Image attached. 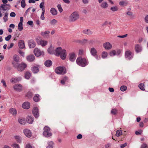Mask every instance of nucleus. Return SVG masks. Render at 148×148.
<instances>
[{
	"label": "nucleus",
	"mask_w": 148,
	"mask_h": 148,
	"mask_svg": "<svg viewBox=\"0 0 148 148\" xmlns=\"http://www.w3.org/2000/svg\"><path fill=\"white\" fill-rule=\"evenodd\" d=\"M48 52L50 54H54L56 56H60V58L62 60H64L66 56V51L62 49L61 47H59L56 49L54 51V49L51 46L48 49Z\"/></svg>",
	"instance_id": "f257e3e1"
},
{
	"label": "nucleus",
	"mask_w": 148,
	"mask_h": 148,
	"mask_svg": "<svg viewBox=\"0 0 148 148\" xmlns=\"http://www.w3.org/2000/svg\"><path fill=\"white\" fill-rule=\"evenodd\" d=\"M77 64L81 66L84 67L88 64V62L85 58L82 57L78 58L76 60Z\"/></svg>",
	"instance_id": "f03ea898"
},
{
	"label": "nucleus",
	"mask_w": 148,
	"mask_h": 148,
	"mask_svg": "<svg viewBox=\"0 0 148 148\" xmlns=\"http://www.w3.org/2000/svg\"><path fill=\"white\" fill-rule=\"evenodd\" d=\"M12 64L14 67L19 71H23L27 66V64L24 63L19 64L18 63L13 62Z\"/></svg>",
	"instance_id": "7ed1b4c3"
},
{
	"label": "nucleus",
	"mask_w": 148,
	"mask_h": 148,
	"mask_svg": "<svg viewBox=\"0 0 148 148\" xmlns=\"http://www.w3.org/2000/svg\"><path fill=\"white\" fill-rule=\"evenodd\" d=\"M79 15L77 12H74L69 17V21L71 22H74L79 18Z\"/></svg>",
	"instance_id": "20e7f679"
},
{
	"label": "nucleus",
	"mask_w": 148,
	"mask_h": 148,
	"mask_svg": "<svg viewBox=\"0 0 148 148\" xmlns=\"http://www.w3.org/2000/svg\"><path fill=\"white\" fill-rule=\"evenodd\" d=\"M55 72L58 74L63 75L66 73V71L65 68L60 66L56 69Z\"/></svg>",
	"instance_id": "39448f33"
},
{
	"label": "nucleus",
	"mask_w": 148,
	"mask_h": 148,
	"mask_svg": "<svg viewBox=\"0 0 148 148\" xmlns=\"http://www.w3.org/2000/svg\"><path fill=\"white\" fill-rule=\"evenodd\" d=\"M34 53L35 55L37 57H39L42 55L43 54V52L40 51L38 48H36L34 49Z\"/></svg>",
	"instance_id": "423d86ee"
},
{
	"label": "nucleus",
	"mask_w": 148,
	"mask_h": 148,
	"mask_svg": "<svg viewBox=\"0 0 148 148\" xmlns=\"http://www.w3.org/2000/svg\"><path fill=\"white\" fill-rule=\"evenodd\" d=\"M131 52L129 50H127L125 52V58L127 60H130L133 57Z\"/></svg>",
	"instance_id": "0eeeda50"
},
{
	"label": "nucleus",
	"mask_w": 148,
	"mask_h": 148,
	"mask_svg": "<svg viewBox=\"0 0 148 148\" xmlns=\"http://www.w3.org/2000/svg\"><path fill=\"white\" fill-rule=\"evenodd\" d=\"M10 5L9 4H1L0 6V10H2L3 11H5L7 9H10Z\"/></svg>",
	"instance_id": "6e6552de"
},
{
	"label": "nucleus",
	"mask_w": 148,
	"mask_h": 148,
	"mask_svg": "<svg viewBox=\"0 0 148 148\" xmlns=\"http://www.w3.org/2000/svg\"><path fill=\"white\" fill-rule=\"evenodd\" d=\"M37 42L38 45H40L43 47L45 46L48 43L47 41L42 39L37 40Z\"/></svg>",
	"instance_id": "1a4fd4ad"
},
{
	"label": "nucleus",
	"mask_w": 148,
	"mask_h": 148,
	"mask_svg": "<svg viewBox=\"0 0 148 148\" xmlns=\"http://www.w3.org/2000/svg\"><path fill=\"white\" fill-rule=\"evenodd\" d=\"M27 60L29 62H33L35 59V57L33 54H30L26 57Z\"/></svg>",
	"instance_id": "9d476101"
},
{
	"label": "nucleus",
	"mask_w": 148,
	"mask_h": 148,
	"mask_svg": "<svg viewBox=\"0 0 148 148\" xmlns=\"http://www.w3.org/2000/svg\"><path fill=\"white\" fill-rule=\"evenodd\" d=\"M134 48L135 51L137 53L140 52L142 50V48L141 45L137 44L135 45Z\"/></svg>",
	"instance_id": "9b49d317"
},
{
	"label": "nucleus",
	"mask_w": 148,
	"mask_h": 148,
	"mask_svg": "<svg viewBox=\"0 0 148 148\" xmlns=\"http://www.w3.org/2000/svg\"><path fill=\"white\" fill-rule=\"evenodd\" d=\"M28 43V46L30 48H34L36 46L35 42L32 40H29Z\"/></svg>",
	"instance_id": "f8f14e48"
},
{
	"label": "nucleus",
	"mask_w": 148,
	"mask_h": 148,
	"mask_svg": "<svg viewBox=\"0 0 148 148\" xmlns=\"http://www.w3.org/2000/svg\"><path fill=\"white\" fill-rule=\"evenodd\" d=\"M24 133L25 136L27 137L30 138L31 136V131L28 129H25L24 130Z\"/></svg>",
	"instance_id": "ddd939ff"
},
{
	"label": "nucleus",
	"mask_w": 148,
	"mask_h": 148,
	"mask_svg": "<svg viewBox=\"0 0 148 148\" xmlns=\"http://www.w3.org/2000/svg\"><path fill=\"white\" fill-rule=\"evenodd\" d=\"M76 58L75 53L74 52L70 53L69 54V59L71 62L74 61Z\"/></svg>",
	"instance_id": "4468645a"
},
{
	"label": "nucleus",
	"mask_w": 148,
	"mask_h": 148,
	"mask_svg": "<svg viewBox=\"0 0 148 148\" xmlns=\"http://www.w3.org/2000/svg\"><path fill=\"white\" fill-rule=\"evenodd\" d=\"M33 113L36 118H37L39 115L38 109L37 107L34 108L33 110Z\"/></svg>",
	"instance_id": "2eb2a0df"
},
{
	"label": "nucleus",
	"mask_w": 148,
	"mask_h": 148,
	"mask_svg": "<svg viewBox=\"0 0 148 148\" xmlns=\"http://www.w3.org/2000/svg\"><path fill=\"white\" fill-rule=\"evenodd\" d=\"M14 88L15 90L18 91H21L22 90V86L20 84H17L14 86Z\"/></svg>",
	"instance_id": "dca6fc26"
},
{
	"label": "nucleus",
	"mask_w": 148,
	"mask_h": 148,
	"mask_svg": "<svg viewBox=\"0 0 148 148\" xmlns=\"http://www.w3.org/2000/svg\"><path fill=\"white\" fill-rule=\"evenodd\" d=\"M103 47L106 49H110L112 48V45L109 42L104 43L103 44Z\"/></svg>",
	"instance_id": "f3484780"
},
{
	"label": "nucleus",
	"mask_w": 148,
	"mask_h": 148,
	"mask_svg": "<svg viewBox=\"0 0 148 148\" xmlns=\"http://www.w3.org/2000/svg\"><path fill=\"white\" fill-rule=\"evenodd\" d=\"M18 46L21 49L24 48L25 47L24 41L22 40H20L18 42Z\"/></svg>",
	"instance_id": "a211bd4d"
},
{
	"label": "nucleus",
	"mask_w": 148,
	"mask_h": 148,
	"mask_svg": "<svg viewBox=\"0 0 148 148\" xmlns=\"http://www.w3.org/2000/svg\"><path fill=\"white\" fill-rule=\"evenodd\" d=\"M50 32L49 31H45L44 32H42L41 33V34L42 36L45 38H47L49 36V34Z\"/></svg>",
	"instance_id": "6ab92c4d"
},
{
	"label": "nucleus",
	"mask_w": 148,
	"mask_h": 148,
	"mask_svg": "<svg viewBox=\"0 0 148 148\" xmlns=\"http://www.w3.org/2000/svg\"><path fill=\"white\" fill-rule=\"evenodd\" d=\"M82 33L87 35H91L92 34V32L90 30L88 29H85L83 30L82 31Z\"/></svg>",
	"instance_id": "aec40b11"
},
{
	"label": "nucleus",
	"mask_w": 148,
	"mask_h": 148,
	"mask_svg": "<svg viewBox=\"0 0 148 148\" xmlns=\"http://www.w3.org/2000/svg\"><path fill=\"white\" fill-rule=\"evenodd\" d=\"M30 104L28 102H26L22 104V107L25 109H28L30 108Z\"/></svg>",
	"instance_id": "412c9836"
},
{
	"label": "nucleus",
	"mask_w": 148,
	"mask_h": 148,
	"mask_svg": "<svg viewBox=\"0 0 148 148\" xmlns=\"http://www.w3.org/2000/svg\"><path fill=\"white\" fill-rule=\"evenodd\" d=\"M21 77L12 78L11 79L10 81L11 82L16 83L21 80Z\"/></svg>",
	"instance_id": "4be33fe9"
},
{
	"label": "nucleus",
	"mask_w": 148,
	"mask_h": 148,
	"mask_svg": "<svg viewBox=\"0 0 148 148\" xmlns=\"http://www.w3.org/2000/svg\"><path fill=\"white\" fill-rule=\"evenodd\" d=\"M34 118L32 116H28L27 117L26 121L29 124H32L34 121Z\"/></svg>",
	"instance_id": "5701e85b"
},
{
	"label": "nucleus",
	"mask_w": 148,
	"mask_h": 148,
	"mask_svg": "<svg viewBox=\"0 0 148 148\" xmlns=\"http://www.w3.org/2000/svg\"><path fill=\"white\" fill-rule=\"evenodd\" d=\"M108 4L106 2L104 1L101 3L100 6L102 8L106 9L108 7Z\"/></svg>",
	"instance_id": "b1692460"
},
{
	"label": "nucleus",
	"mask_w": 148,
	"mask_h": 148,
	"mask_svg": "<svg viewBox=\"0 0 148 148\" xmlns=\"http://www.w3.org/2000/svg\"><path fill=\"white\" fill-rule=\"evenodd\" d=\"M44 64L46 66L50 67L52 65V62L51 60H47L45 62Z\"/></svg>",
	"instance_id": "393cba45"
},
{
	"label": "nucleus",
	"mask_w": 148,
	"mask_h": 148,
	"mask_svg": "<svg viewBox=\"0 0 148 148\" xmlns=\"http://www.w3.org/2000/svg\"><path fill=\"white\" fill-rule=\"evenodd\" d=\"M32 70L34 73H36L39 71L38 66H34L32 68Z\"/></svg>",
	"instance_id": "a878e982"
},
{
	"label": "nucleus",
	"mask_w": 148,
	"mask_h": 148,
	"mask_svg": "<svg viewBox=\"0 0 148 148\" xmlns=\"http://www.w3.org/2000/svg\"><path fill=\"white\" fill-rule=\"evenodd\" d=\"M33 100L36 102L40 100V95L38 94H35L33 98Z\"/></svg>",
	"instance_id": "bb28decb"
},
{
	"label": "nucleus",
	"mask_w": 148,
	"mask_h": 148,
	"mask_svg": "<svg viewBox=\"0 0 148 148\" xmlns=\"http://www.w3.org/2000/svg\"><path fill=\"white\" fill-rule=\"evenodd\" d=\"M13 59L14 60L15 62H13L18 63V62H19V58L18 55H14L13 56Z\"/></svg>",
	"instance_id": "cd10ccee"
},
{
	"label": "nucleus",
	"mask_w": 148,
	"mask_h": 148,
	"mask_svg": "<svg viewBox=\"0 0 148 148\" xmlns=\"http://www.w3.org/2000/svg\"><path fill=\"white\" fill-rule=\"evenodd\" d=\"M50 12L54 16L56 15L57 14V11L54 8H51L50 10Z\"/></svg>",
	"instance_id": "c85d7f7f"
},
{
	"label": "nucleus",
	"mask_w": 148,
	"mask_h": 148,
	"mask_svg": "<svg viewBox=\"0 0 148 148\" xmlns=\"http://www.w3.org/2000/svg\"><path fill=\"white\" fill-rule=\"evenodd\" d=\"M19 123L22 125H24L26 123V121L23 118H19L18 119Z\"/></svg>",
	"instance_id": "c756f323"
},
{
	"label": "nucleus",
	"mask_w": 148,
	"mask_h": 148,
	"mask_svg": "<svg viewBox=\"0 0 148 148\" xmlns=\"http://www.w3.org/2000/svg\"><path fill=\"white\" fill-rule=\"evenodd\" d=\"M43 134L46 137H49L52 135V133L50 132H47L46 131H44Z\"/></svg>",
	"instance_id": "7c9ffc66"
},
{
	"label": "nucleus",
	"mask_w": 148,
	"mask_h": 148,
	"mask_svg": "<svg viewBox=\"0 0 148 148\" xmlns=\"http://www.w3.org/2000/svg\"><path fill=\"white\" fill-rule=\"evenodd\" d=\"M90 52L93 56H95L97 53V51L94 48H92L91 49Z\"/></svg>",
	"instance_id": "2f4dec72"
},
{
	"label": "nucleus",
	"mask_w": 148,
	"mask_h": 148,
	"mask_svg": "<svg viewBox=\"0 0 148 148\" xmlns=\"http://www.w3.org/2000/svg\"><path fill=\"white\" fill-rule=\"evenodd\" d=\"M119 4L121 6H126L128 4V2L121 1L119 2Z\"/></svg>",
	"instance_id": "473e14b6"
},
{
	"label": "nucleus",
	"mask_w": 148,
	"mask_h": 148,
	"mask_svg": "<svg viewBox=\"0 0 148 148\" xmlns=\"http://www.w3.org/2000/svg\"><path fill=\"white\" fill-rule=\"evenodd\" d=\"M10 112L13 115H16L17 113V111L15 108H11L10 109Z\"/></svg>",
	"instance_id": "72a5a7b5"
},
{
	"label": "nucleus",
	"mask_w": 148,
	"mask_h": 148,
	"mask_svg": "<svg viewBox=\"0 0 148 148\" xmlns=\"http://www.w3.org/2000/svg\"><path fill=\"white\" fill-rule=\"evenodd\" d=\"M144 86V84L143 83H141L138 85V87L139 88L143 91H144L145 90Z\"/></svg>",
	"instance_id": "f704fd0d"
},
{
	"label": "nucleus",
	"mask_w": 148,
	"mask_h": 148,
	"mask_svg": "<svg viewBox=\"0 0 148 148\" xmlns=\"http://www.w3.org/2000/svg\"><path fill=\"white\" fill-rule=\"evenodd\" d=\"M31 76L30 73L29 72H27L25 73V78L27 79L29 78Z\"/></svg>",
	"instance_id": "c9c22d12"
},
{
	"label": "nucleus",
	"mask_w": 148,
	"mask_h": 148,
	"mask_svg": "<svg viewBox=\"0 0 148 148\" xmlns=\"http://www.w3.org/2000/svg\"><path fill=\"white\" fill-rule=\"evenodd\" d=\"M108 55V53L106 51H103L101 54V57L103 58H105L107 57Z\"/></svg>",
	"instance_id": "e433bc0d"
},
{
	"label": "nucleus",
	"mask_w": 148,
	"mask_h": 148,
	"mask_svg": "<svg viewBox=\"0 0 148 148\" xmlns=\"http://www.w3.org/2000/svg\"><path fill=\"white\" fill-rule=\"evenodd\" d=\"M53 143L52 141H50L48 143V145L47 147V148H53Z\"/></svg>",
	"instance_id": "4c0bfd02"
},
{
	"label": "nucleus",
	"mask_w": 148,
	"mask_h": 148,
	"mask_svg": "<svg viewBox=\"0 0 148 148\" xmlns=\"http://www.w3.org/2000/svg\"><path fill=\"white\" fill-rule=\"evenodd\" d=\"M8 12H5V15L3 18V19L4 21V22H6L8 20Z\"/></svg>",
	"instance_id": "58836bf2"
},
{
	"label": "nucleus",
	"mask_w": 148,
	"mask_h": 148,
	"mask_svg": "<svg viewBox=\"0 0 148 148\" xmlns=\"http://www.w3.org/2000/svg\"><path fill=\"white\" fill-rule=\"evenodd\" d=\"M122 134V131L121 130H118L116 131V136H120Z\"/></svg>",
	"instance_id": "ea45409f"
},
{
	"label": "nucleus",
	"mask_w": 148,
	"mask_h": 148,
	"mask_svg": "<svg viewBox=\"0 0 148 148\" xmlns=\"http://www.w3.org/2000/svg\"><path fill=\"white\" fill-rule=\"evenodd\" d=\"M18 29L19 31H21L23 29V23H19L18 24Z\"/></svg>",
	"instance_id": "a19ab883"
},
{
	"label": "nucleus",
	"mask_w": 148,
	"mask_h": 148,
	"mask_svg": "<svg viewBox=\"0 0 148 148\" xmlns=\"http://www.w3.org/2000/svg\"><path fill=\"white\" fill-rule=\"evenodd\" d=\"M110 10L113 12H115L118 10V8L117 6H114L111 7Z\"/></svg>",
	"instance_id": "79ce46f5"
},
{
	"label": "nucleus",
	"mask_w": 148,
	"mask_h": 148,
	"mask_svg": "<svg viewBox=\"0 0 148 148\" xmlns=\"http://www.w3.org/2000/svg\"><path fill=\"white\" fill-rule=\"evenodd\" d=\"M127 87L125 86H122L120 88V90L122 91H124L126 90Z\"/></svg>",
	"instance_id": "37998d69"
},
{
	"label": "nucleus",
	"mask_w": 148,
	"mask_h": 148,
	"mask_svg": "<svg viewBox=\"0 0 148 148\" xmlns=\"http://www.w3.org/2000/svg\"><path fill=\"white\" fill-rule=\"evenodd\" d=\"M111 113L114 115H116L117 112V110L114 109H112L111 112Z\"/></svg>",
	"instance_id": "c03bdc74"
},
{
	"label": "nucleus",
	"mask_w": 148,
	"mask_h": 148,
	"mask_svg": "<svg viewBox=\"0 0 148 148\" xmlns=\"http://www.w3.org/2000/svg\"><path fill=\"white\" fill-rule=\"evenodd\" d=\"M21 7L24 8L25 7L26 4L25 1L24 0H22L21 2Z\"/></svg>",
	"instance_id": "a18cd8bd"
},
{
	"label": "nucleus",
	"mask_w": 148,
	"mask_h": 148,
	"mask_svg": "<svg viewBox=\"0 0 148 148\" xmlns=\"http://www.w3.org/2000/svg\"><path fill=\"white\" fill-rule=\"evenodd\" d=\"M11 146L14 148H20L19 145L16 143H14Z\"/></svg>",
	"instance_id": "49530a36"
},
{
	"label": "nucleus",
	"mask_w": 148,
	"mask_h": 148,
	"mask_svg": "<svg viewBox=\"0 0 148 148\" xmlns=\"http://www.w3.org/2000/svg\"><path fill=\"white\" fill-rule=\"evenodd\" d=\"M32 95H33L32 92H28L26 95V96L28 98H30L32 97Z\"/></svg>",
	"instance_id": "de8ad7c7"
},
{
	"label": "nucleus",
	"mask_w": 148,
	"mask_h": 148,
	"mask_svg": "<svg viewBox=\"0 0 148 148\" xmlns=\"http://www.w3.org/2000/svg\"><path fill=\"white\" fill-rule=\"evenodd\" d=\"M44 131H46L47 132H50V129L49 127L47 126H45L44 128Z\"/></svg>",
	"instance_id": "09e8293b"
},
{
	"label": "nucleus",
	"mask_w": 148,
	"mask_h": 148,
	"mask_svg": "<svg viewBox=\"0 0 148 148\" xmlns=\"http://www.w3.org/2000/svg\"><path fill=\"white\" fill-rule=\"evenodd\" d=\"M109 54L111 56H115L116 54L115 51L114 50L110 52Z\"/></svg>",
	"instance_id": "8fccbe9b"
},
{
	"label": "nucleus",
	"mask_w": 148,
	"mask_h": 148,
	"mask_svg": "<svg viewBox=\"0 0 148 148\" xmlns=\"http://www.w3.org/2000/svg\"><path fill=\"white\" fill-rule=\"evenodd\" d=\"M57 7L60 12H62L63 11V9L61 7V5L60 4H58Z\"/></svg>",
	"instance_id": "3c124183"
},
{
	"label": "nucleus",
	"mask_w": 148,
	"mask_h": 148,
	"mask_svg": "<svg viewBox=\"0 0 148 148\" xmlns=\"http://www.w3.org/2000/svg\"><path fill=\"white\" fill-rule=\"evenodd\" d=\"M78 54L80 56H82L84 54V50L82 49H79V51Z\"/></svg>",
	"instance_id": "603ef678"
},
{
	"label": "nucleus",
	"mask_w": 148,
	"mask_h": 148,
	"mask_svg": "<svg viewBox=\"0 0 148 148\" xmlns=\"http://www.w3.org/2000/svg\"><path fill=\"white\" fill-rule=\"evenodd\" d=\"M57 22V21L55 19H53L51 22V24L52 25H55Z\"/></svg>",
	"instance_id": "864d4df0"
},
{
	"label": "nucleus",
	"mask_w": 148,
	"mask_h": 148,
	"mask_svg": "<svg viewBox=\"0 0 148 148\" xmlns=\"http://www.w3.org/2000/svg\"><path fill=\"white\" fill-rule=\"evenodd\" d=\"M88 40L86 39H83L82 40V45H84L87 42Z\"/></svg>",
	"instance_id": "5fc2aeb1"
},
{
	"label": "nucleus",
	"mask_w": 148,
	"mask_h": 148,
	"mask_svg": "<svg viewBox=\"0 0 148 148\" xmlns=\"http://www.w3.org/2000/svg\"><path fill=\"white\" fill-rule=\"evenodd\" d=\"M12 36L11 35H9L7 37L5 38V40L6 41H9L11 38Z\"/></svg>",
	"instance_id": "6e6d98bb"
},
{
	"label": "nucleus",
	"mask_w": 148,
	"mask_h": 148,
	"mask_svg": "<svg viewBox=\"0 0 148 148\" xmlns=\"http://www.w3.org/2000/svg\"><path fill=\"white\" fill-rule=\"evenodd\" d=\"M126 14L128 16H132L133 15V13L132 12L130 11L127 12H126Z\"/></svg>",
	"instance_id": "4d7b16f0"
},
{
	"label": "nucleus",
	"mask_w": 148,
	"mask_h": 148,
	"mask_svg": "<svg viewBox=\"0 0 148 148\" xmlns=\"http://www.w3.org/2000/svg\"><path fill=\"white\" fill-rule=\"evenodd\" d=\"M14 45V44L13 43H10V46H8L7 47V48L8 49H10L11 48H12Z\"/></svg>",
	"instance_id": "13d9d810"
},
{
	"label": "nucleus",
	"mask_w": 148,
	"mask_h": 148,
	"mask_svg": "<svg viewBox=\"0 0 148 148\" xmlns=\"http://www.w3.org/2000/svg\"><path fill=\"white\" fill-rule=\"evenodd\" d=\"M15 138L17 139V140L18 142L19 143L21 142V140L20 139V138L19 136H16Z\"/></svg>",
	"instance_id": "bf43d9fd"
},
{
	"label": "nucleus",
	"mask_w": 148,
	"mask_h": 148,
	"mask_svg": "<svg viewBox=\"0 0 148 148\" xmlns=\"http://www.w3.org/2000/svg\"><path fill=\"white\" fill-rule=\"evenodd\" d=\"M10 16L12 17H14L16 16V14L14 12H12L10 14Z\"/></svg>",
	"instance_id": "052dcab7"
},
{
	"label": "nucleus",
	"mask_w": 148,
	"mask_h": 148,
	"mask_svg": "<svg viewBox=\"0 0 148 148\" xmlns=\"http://www.w3.org/2000/svg\"><path fill=\"white\" fill-rule=\"evenodd\" d=\"M82 137V136L81 134H78L77 136V138L78 139H81Z\"/></svg>",
	"instance_id": "680f3d73"
},
{
	"label": "nucleus",
	"mask_w": 148,
	"mask_h": 148,
	"mask_svg": "<svg viewBox=\"0 0 148 148\" xmlns=\"http://www.w3.org/2000/svg\"><path fill=\"white\" fill-rule=\"evenodd\" d=\"M127 34H126L125 35H122V36L119 35V36H118V37H119V38H124L126 37L127 36Z\"/></svg>",
	"instance_id": "e2e57ef3"
},
{
	"label": "nucleus",
	"mask_w": 148,
	"mask_h": 148,
	"mask_svg": "<svg viewBox=\"0 0 148 148\" xmlns=\"http://www.w3.org/2000/svg\"><path fill=\"white\" fill-rule=\"evenodd\" d=\"M33 21H29L27 22V24L30 25H32L33 24Z\"/></svg>",
	"instance_id": "0e129e2a"
},
{
	"label": "nucleus",
	"mask_w": 148,
	"mask_h": 148,
	"mask_svg": "<svg viewBox=\"0 0 148 148\" xmlns=\"http://www.w3.org/2000/svg\"><path fill=\"white\" fill-rule=\"evenodd\" d=\"M147 145L146 144H143L141 146V148H145L147 147Z\"/></svg>",
	"instance_id": "69168bd1"
},
{
	"label": "nucleus",
	"mask_w": 148,
	"mask_h": 148,
	"mask_svg": "<svg viewBox=\"0 0 148 148\" xmlns=\"http://www.w3.org/2000/svg\"><path fill=\"white\" fill-rule=\"evenodd\" d=\"M145 21L146 23H148V15L146 16L145 18Z\"/></svg>",
	"instance_id": "338daca9"
},
{
	"label": "nucleus",
	"mask_w": 148,
	"mask_h": 148,
	"mask_svg": "<svg viewBox=\"0 0 148 148\" xmlns=\"http://www.w3.org/2000/svg\"><path fill=\"white\" fill-rule=\"evenodd\" d=\"M111 146V145L110 144H108L105 145V148H110Z\"/></svg>",
	"instance_id": "774afa93"
}]
</instances>
